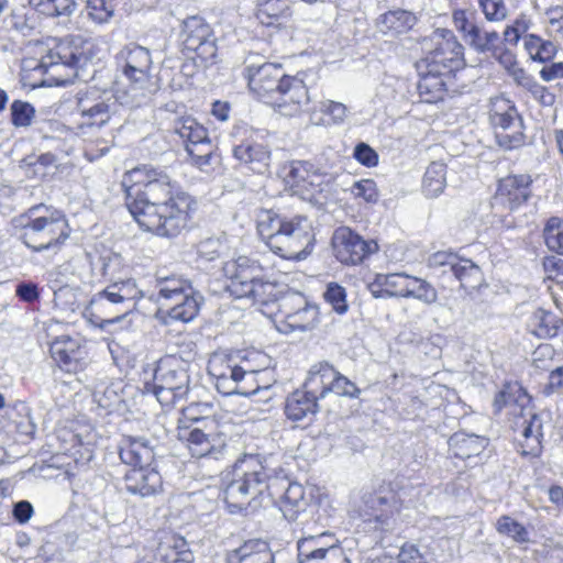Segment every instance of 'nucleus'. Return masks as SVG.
Wrapping results in <instances>:
<instances>
[{
    "mask_svg": "<svg viewBox=\"0 0 563 563\" xmlns=\"http://www.w3.org/2000/svg\"><path fill=\"white\" fill-rule=\"evenodd\" d=\"M122 185L128 208L145 231L172 238L187 227L195 201L176 189L164 170L151 165L135 167L124 175Z\"/></svg>",
    "mask_w": 563,
    "mask_h": 563,
    "instance_id": "f257e3e1",
    "label": "nucleus"
},
{
    "mask_svg": "<svg viewBox=\"0 0 563 563\" xmlns=\"http://www.w3.org/2000/svg\"><path fill=\"white\" fill-rule=\"evenodd\" d=\"M142 297L134 279L115 280L91 297L82 316L92 325L104 329L131 313Z\"/></svg>",
    "mask_w": 563,
    "mask_h": 563,
    "instance_id": "f03ea898",
    "label": "nucleus"
},
{
    "mask_svg": "<svg viewBox=\"0 0 563 563\" xmlns=\"http://www.w3.org/2000/svg\"><path fill=\"white\" fill-rule=\"evenodd\" d=\"M142 297L134 279L115 280L91 297L82 316L92 325L104 329L131 313Z\"/></svg>",
    "mask_w": 563,
    "mask_h": 563,
    "instance_id": "7ed1b4c3",
    "label": "nucleus"
},
{
    "mask_svg": "<svg viewBox=\"0 0 563 563\" xmlns=\"http://www.w3.org/2000/svg\"><path fill=\"white\" fill-rule=\"evenodd\" d=\"M497 410L508 406L514 416L512 429L518 437L523 455H538L541 451L542 421L533 411L531 398L518 384L507 385L495 397Z\"/></svg>",
    "mask_w": 563,
    "mask_h": 563,
    "instance_id": "20e7f679",
    "label": "nucleus"
},
{
    "mask_svg": "<svg viewBox=\"0 0 563 563\" xmlns=\"http://www.w3.org/2000/svg\"><path fill=\"white\" fill-rule=\"evenodd\" d=\"M117 64L130 85L128 91H117L119 103L130 107L140 104L142 99L155 90L150 51L136 44L126 45L118 54Z\"/></svg>",
    "mask_w": 563,
    "mask_h": 563,
    "instance_id": "39448f33",
    "label": "nucleus"
},
{
    "mask_svg": "<svg viewBox=\"0 0 563 563\" xmlns=\"http://www.w3.org/2000/svg\"><path fill=\"white\" fill-rule=\"evenodd\" d=\"M97 44L91 41H87L82 44V47H78L75 42L70 41H53V45L46 51L38 63L35 65L33 60L25 62L23 71H34L40 74H49L51 78L42 79L38 85H63L68 80L69 74H63V70L71 69L77 66H82L87 59L97 57L93 52Z\"/></svg>",
    "mask_w": 563,
    "mask_h": 563,
    "instance_id": "423d86ee",
    "label": "nucleus"
},
{
    "mask_svg": "<svg viewBox=\"0 0 563 563\" xmlns=\"http://www.w3.org/2000/svg\"><path fill=\"white\" fill-rule=\"evenodd\" d=\"M69 234L68 221L60 210L44 205L29 210V222L24 224L23 241L33 251L57 250Z\"/></svg>",
    "mask_w": 563,
    "mask_h": 563,
    "instance_id": "0eeeda50",
    "label": "nucleus"
},
{
    "mask_svg": "<svg viewBox=\"0 0 563 563\" xmlns=\"http://www.w3.org/2000/svg\"><path fill=\"white\" fill-rule=\"evenodd\" d=\"M156 288L161 309L172 319L188 322L197 316L200 296L190 282L176 275L157 276Z\"/></svg>",
    "mask_w": 563,
    "mask_h": 563,
    "instance_id": "6e6552de",
    "label": "nucleus"
},
{
    "mask_svg": "<svg viewBox=\"0 0 563 563\" xmlns=\"http://www.w3.org/2000/svg\"><path fill=\"white\" fill-rule=\"evenodd\" d=\"M156 288L161 309L172 319L188 322L197 316L200 296L190 282L176 275L157 276Z\"/></svg>",
    "mask_w": 563,
    "mask_h": 563,
    "instance_id": "1a4fd4ad",
    "label": "nucleus"
},
{
    "mask_svg": "<svg viewBox=\"0 0 563 563\" xmlns=\"http://www.w3.org/2000/svg\"><path fill=\"white\" fill-rule=\"evenodd\" d=\"M156 288L161 309L172 319L188 322L197 316L200 296L190 282L176 275L157 276Z\"/></svg>",
    "mask_w": 563,
    "mask_h": 563,
    "instance_id": "9d476101",
    "label": "nucleus"
},
{
    "mask_svg": "<svg viewBox=\"0 0 563 563\" xmlns=\"http://www.w3.org/2000/svg\"><path fill=\"white\" fill-rule=\"evenodd\" d=\"M156 288L161 309L172 319L188 322L197 316L200 296L190 282L176 275L157 276Z\"/></svg>",
    "mask_w": 563,
    "mask_h": 563,
    "instance_id": "9b49d317",
    "label": "nucleus"
},
{
    "mask_svg": "<svg viewBox=\"0 0 563 563\" xmlns=\"http://www.w3.org/2000/svg\"><path fill=\"white\" fill-rule=\"evenodd\" d=\"M189 390L187 363L176 355H166L157 363L153 393L162 406H174Z\"/></svg>",
    "mask_w": 563,
    "mask_h": 563,
    "instance_id": "f8f14e48",
    "label": "nucleus"
},
{
    "mask_svg": "<svg viewBox=\"0 0 563 563\" xmlns=\"http://www.w3.org/2000/svg\"><path fill=\"white\" fill-rule=\"evenodd\" d=\"M313 234L311 222L301 216L287 219L272 241L271 250L283 258L300 261L311 253Z\"/></svg>",
    "mask_w": 563,
    "mask_h": 563,
    "instance_id": "ddd939ff",
    "label": "nucleus"
},
{
    "mask_svg": "<svg viewBox=\"0 0 563 563\" xmlns=\"http://www.w3.org/2000/svg\"><path fill=\"white\" fill-rule=\"evenodd\" d=\"M318 307L299 294L282 298L276 314L269 322L282 333L307 331L318 322Z\"/></svg>",
    "mask_w": 563,
    "mask_h": 563,
    "instance_id": "4468645a",
    "label": "nucleus"
},
{
    "mask_svg": "<svg viewBox=\"0 0 563 563\" xmlns=\"http://www.w3.org/2000/svg\"><path fill=\"white\" fill-rule=\"evenodd\" d=\"M489 122L500 146L515 148L523 143L522 120L509 99L495 97L490 100Z\"/></svg>",
    "mask_w": 563,
    "mask_h": 563,
    "instance_id": "2eb2a0df",
    "label": "nucleus"
},
{
    "mask_svg": "<svg viewBox=\"0 0 563 563\" xmlns=\"http://www.w3.org/2000/svg\"><path fill=\"white\" fill-rule=\"evenodd\" d=\"M117 95L107 91L88 89L80 92L77 98L79 125L100 129L108 124L117 113Z\"/></svg>",
    "mask_w": 563,
    "mask_h": 563,
    "instance_id": "dca6fc26",
    "label": "nucleus"
},
{
    "mask_svg": "<svg viewBox=\"0 0 563 563\" xmlns=\"http://www.w3.org/2000/svg\"><path fill=\"white\" fill-rule=\"evenodd\" d=\"M434 48L420 62L433 70L453 74L463 65V46L452 31L438 29L432 34Z\"/></svg>",
    "mask_w": 563,
    "mask_h": 563,
    "instance_id": "f3484780",
    "label": "nucleus"
},
{
    "mask_svg": "<svg viewBox=\"0 0 563 563\" xmlns=\"http://www.w3.org/2000/svg\"><path fill=\"white\" fill-rule=\"evenodd\" d=\"M298 563H350L333 534L323 532L297 541Z\"/></svg>",
    "mask_w": 563,
    "mask_h": 563,
    "instance_id": "a211bd4d",
    "label": "nucleus"
},
{
    "mask_svg": "<svg viewBox=\"0 0 563 563\" xmlns=\"http://www.w3.org/2000/svg\"><path fill=\"white\" fill-rule=\"evenodd\" d=\"M202 426L178 427L177 438L195 457H203L224 444L216 420L201 421Z\"/></svg>",
    "mask_w": 563,
    "mask_h": 563,
    "instance_id": "6ab92c4d",
    "label": "nucleus"
},
{
    "mask_svg": "<svg viewBox=\"0 0 563 563\" xmlns=\"http://www.w3.org/2000/svg\"><path fill=\"white\" fill-rule=\"evenodd\" d=\"M332 247L339 262L357 265L378 251L375 241H366L347 227L338 228L332 236Z\"/></svg>",
    "mask_w": 563,
    "mask_h": 563,
    "instance_id": "aec40b11",
    "label": "nucleus"
},
{
    "mask_svg": "<svg viewBox=\"0 0 563 563\" xmlns=\"http://www.w3.org/2000/svg\"><path fill=\"white\" fill-rule=\"evenodd\" d=\"M249 490L251 484H254L253 489L256 496L252 498L249 505L253 508L267 507L274 504L272 494L269 492V481L273 476L278 475V467L273 455L262 456L260 454H249Z\"/></svg>",
    "mask_w": 563,
    "mask_h": 563,
    "instance_id": "412c9836",
    "label": "nucleus"
},
{
    "mask_svg": "<svg viewBox=\"0 0 563 563\" xmlns=\"http://www.w3.org/2000/svg\"><path fill=\"white\" fill-rule=\"evenodd\" d=\"M211 30L200 16H189L181 25V42L184 48L197 55L200 64H207L216 57L217 47L210 40Z\"/></svg>",
    "mask_w": 563,
    "mask_h": 563,
    "instance_id": "4be33fe9",
    "label": "nucleus"
},
{
    "mask_svg": "<svg viewBox=\"0 0 563 563\" xmlns=\"http://www.w3.org/2000/svg\"><path fill=\"white\" fill-rule=\"evenodd\" d=\"M251 361H255L258 365V369H250L249 373L254 374V380L256 383V388L253 390H249V398L251 400V405L249 406V411H269L272 408L271 401L274 397L273 393V375L272 371L268 369L271 364V357L262 353L255 349H249V363Z\"/></svg>",
    "mask_w": 563,
    "mask_h": 563,
    "instance_id": "5701e85b",
    "label": "nucleus"
},
{
    "mask_svg": "<svg viewBox=\"0 0 563 563\" xmlns=\"http://www.w3.org/2000/svg\"><path fill=\"white\" fill-rule=\"evenodd\" d=\"M208 372L216 379L219 393L225 396L240 394L238 387L244 379L245 371L233 364L231 358L222 353H214L208 362ZM241 395H244L241 393Z\"/></svg>",
    "mask_w": 563,
    "mask_h": 563,
    "instance_id": "b1692460",
    "label": "nucleus"
},
{
    "mask_svg": "<svg viewBox=\"0 0 563 563\" xmlns=\"http://www.w3.org/2000/svg\"><path fill=\"white\" fill-rule=\"evenodd\" d=\"M285 76L280 66L271 63L255 70L253 66L249 67V89L264 103L271 104Z\"/></svg>",
    "mask_w": 563,
    "mask_h": 563,
    "instance_id": "393cba45",
    "label": "nucleus"
},
{
    "mask_svg": "<svg viewBox=\"0 0 563 563\" xmlns=\"http://www.w3.org/2000/svg\"><path fill=\"white\" fill-rule=\"evenodd\" d=\"M308 100V89L303 80L296 76H285L271 106L280 114L292 117L300 112Z\"/></svg>",
    "mask_w": 563,
    "mask_h": 563,
    "instance_id": "a878e982",
    "label": "nucleus"
},
{
    "mask_svg": "<svg viewBox=\"0 0 563 563\" xmlns=\"http://www.w3.org/2000/svg\"><path fill=\"white\" fill-rule=\"evenodd\" d=\"M532 178L530 175H510L500 179L496 192V201L509 210H516L525 205L532 195Z\"/></svg>",
    "mask_w": 563,
    "mask_h": 563,
    "instance_id": "bb28decb",
    "label": "nucleus"
},
{
    "mask_svg": "<svg viewBox=\"0 0 563 563\" xmlns=\"http://www.w3.org/2000/svg\"><path fill=\"white\" fill-rule=\"evenodd\" d=\"M396 510L394 496L374 494L365 500L363 518L365 522L374 523V529L388 531L394 528Z\"/></svg>",
    "mask_w": 563,
    "mask_h": 563,
    "instance_id": "cd10ccee",
    "label": "nucleus"
},
{
    "mask_svg": "<svg viewBox=\"0 0 563 563\" xmlns=\"http://www.w3.org/2000/svg\"><path fill=\"white\" fill-rule=\"evenodd\" d=\"M249 299L252 300L251 307L253 309L251 316L253 319H258L260 316H263L271 320L276 314L280 302L276 297V285L255 277L251 280Z\"/></svg>",
    "mask_w": 563,
    "mask_h": 563,
    "instance_id": "c85d7f7f",
    "label": "nucleus"
},
{
    "mask_svg": "<svg viewBox=\"0 0 563 563\" xmlns=\"http://www.w3.org/2000/svg\"><path fill=\"white\" fill-rule=\"evenodd\" d=\"M124 485L132 495L151 497L162 492L163 479L154 467H133L125 474Z\"/></svg>",
    "mask_w": 563,
    "mask_h": 563,
    "instance_id": "c756f323",
    "label": "nucleus"
},
{
    "mask_svg": "<svg viewBox=\"0 0 563 563\" xmlns=\"http://www.w3.org/2000/svg\"><path fill=\"white\" fill-rule=\"evenodd\" d=\"M420 79L417 84L419 96L423 102L433 103L442 100L445 92L446 80L451 78L450 73L433 70L431 67L417 64Z\"/></svg>",
    "mask_w": 563,
    "mask_h": 563,
    "instance_id": "7c9ffc66",
    "label": "nucleus"
},
{
    "mask_svg": "<svg viewBox=\"0 0 563 563\" xmlns=\"http://www.w3.org/2000/svg\"><path fill=\"white\" fill-rule=\"evenodd\" d=\"M285 181L295 192L309 191L310 188L321 185L322 175L313 164L296 161L290 163Z\"/></svg>",
    "mask_w": 563,
    "mask_h": 563,
    "instance_id": "2f4dec72",
    "label": "nucleus"
},
{
    "mask_svg": "<svg viewBox=\"0 0 563 563\" xmlns=\"http://www.w3.org/2000/svg\"><path fill=\"white\" fill-rule=\"evenodd\" d=\"M120 457L123 463L133 467H146L154 460V451L145 439L125 437L121 442Z\"/></svg>",
    "mask_w": 563,
    "mask_h": 563,
    "instance_id": "473e14b6",
    "label": "nucleus"
},
{
    "mask_svg": "<svg viewBox=\"0 0 563 563\" xmlns=\"http://www.w3.org/2000/svg\"><path fill=\"white\" fill-rule=\"evenodd\" d=\"M335 368L328 362L313 364L307 375L303 389L318 399L324 398L331 390Z\"/></svg>",
    "mask_w": 563,
    "mask_h": 563,
    "instance_id": "72a5a7b5",
    "label": "nucleus"
},
{
    "mask_svg": "<svg viewBox=\"0 0 563 563\" xmlns=\"http://www.w3.org/2000/svg\"><path fill=\"white\" fill-rule=\"evenodd\" d=\"M407 275L406 273L376 274L367 288L375 298H404Z\"/></svg>",
    "mask_w": 563,
    "mask_h": 563,
    "instance_id": "f704fd0d",
    "label": "nucleus"
},
{
    "mask_svg": "<svg viewBox=\"0 0 563 563\" xmlns=\"http://www.w3.org/2000/svg\"><path fill=\"white\" fill-rule=\"evenodd\" d=\"M184 548V541H177L173 536L165 534L154 550L152 561L150 563H192L194 555Z\"/></svg>",
    "mask_w": 563,
    "mask_h": 563,
    "instance_id": "c9c22d12",
    "label": "nucleus"
},
{
    "mask_svg": "<svg viewBox=\"0 0 563 563\" xmlns=\"http://www.w3.org/2000/svg\"><path fill=\"white\" fill-rule=\"evenodd\" d=\"M527 327L539 339H551L563 331V319L551 311L539 308L529 317Z\"/></svg>",
    "mask_w": 563,
    "mask_h": 563,
    "instance_id": "e433bc0d",
    "label": "nucleus"
},
{
    "mask_svg": "<svg viewBox=\"0 0 563 563\" xmlns=\"http://www.w3.org/2000/svg\"><path fill=\"white\" fill-rule=\"evenodd\" d=\"M318 400L303 388L297 389L287 397L285 413L290 420H303L318 411Z\"/></svg>",
    "mask_w": 563,
    "mask_h": 563,
    "instance_id": "4c0bfd02",
    "label": "nucleus"
},
{
    "mask_svg": "<svg viewBox=\"0 0 563 563\" xmlns=\"http://www.w3.org/2000/svg\"><path fill=\"white\" fill-rule=\"evenodd\" d=\"M487 440L476 434L456 432L449 439V448L455 457L465 460L479 455L486 448Z\"/></svg>",
    "mask_w": 563,
    "mask_h": 563,
    "instance_id": "58836bf2",
    "label": "nucleus"
},
{
    "mask_svg": "<svg viewBox=\"0 0 563 563\" xmlns=\"http://www.w3.org/2000/svg\"><path fill=\"white\" fill-rule=\"evenodd\" d=\"M291 15L289 0H261L255 16L263 25L280 24Z\"/></svg>",
    "mask_w": 563,
    "mask_h": 563,
    "instance_id": "ea45409f",
    "label": "nucleus"
},
{
    "mask_svg": "<svg viewBox=\"0 0 563 563\" xmlns=\"http://www.w3.org/2000/svg\"><path fill=\"white\" fill-rule=\"evenodd\" d=\"M416 16L406 10H390L378 22L379 31L386 35L397 36L408 32L416 24Z\"/></svg>",
    "mask_w": 563,
    "mask_h": 563,
    "instance_id": "a19ab883",
    "label": "nucleus"
},
{
    "mask_svg": "<svg viewBox=\"0 0 563 563\" xmlns=\"http://www.w3.org/2000/svg\"><path fill=\"white\" fill-rule=\"evenodd\" d=\"M51 355L60 366H71L80 358V343L69 335L57 336L51 343Z\"/></svg>",
    "mask_w": 563,
    "mask_h": 563,
    "instance_id": "79ce46f5",
    "label": "nucleus"
},
{
    "mask_svg": "<svg viewBox=\"0 0 563 563\" xmlns=\"http://www.w3.org/2000/svg\"><path fill=\"white\" fill-rule=\"evenodd\" d=\"M451 273L465 289H476L484 282L481 267L468 258L457 256Z\"/></svg>",
    "mask_w": 563,
    "mask_h": 563,
    "instance_id": "37998d69",
    "label": "nucleus"
},
{
    "mask_svg": "<svg viewBox=\"0 0 563 563\" xmlns=\"http://www.w3.org/2000/svg\"><path fill=\"white\" fill-rule=\"evenodd\" d=\"M176 133L184 140H187L189 147H201L210 144L208 132L196 119L191 117L181 118L175 126Z\"/></svg>",
    "mask_w": 563,
    "mask_h": 563,
    "instance_id": "c03bdc74",
    "label": "nucleus"
},
{
    "mask_svg": "<svg viewBox=\"0 0 563 563\" xmlns=\"http://www.w3.org/2000/svg\"><path fill=\"white\" fill-rule=\"evenodd\" d=\"M305 489L298 483H289L279 501V509L288 520H295L305 508Z\"/></svg>",
    "mask_w": 563,
    "mask_h": 563,
    "instance_id": "a18cd8bd",
    "label": "nucleus"
},
{
    "mask_svg": "<svg viewBox=\"0 0 563 563\" xmlns=\"http://www.w3.org/2000/svg\"><path fill=\"white\" fill-rule=\"evenodd\" d=\"M404 298H413L427 306H431L438 301V291L428 280L407 275Z\"/></svg>",
    "mask_w": 563,
    "mask_h": 563,
    "instance_id": "49530a36",
    "label": "nucleus"
},
{
    "mask_svg": "<svg viewBox=\"0 0 563 563\" xmlns=\"http://www.w3.org/2000/svg\"><path fill=\"white\" fill-rule=\"evenodd\" d=\"M287 219H282L272 210H261L256 217V229L260 238L271 249L273 239L279 234Z\"/></svg>",
    "mask_w": 563,
    "mask_h": 563,
    "instance_id": "de8ad7c7",
    "label": "nucleus"
},
{
    "mask_svg": "<svg viewBox=\"0 0 563 563\" xmlns=\"http://www.w3.org/2000/svg\"><path fill=\"white\" fill-rule=\"evenodd\" d=\"M446 166L440 162L431 163L423 177V192L427 197L435 198L444 189L446 184Z\"/></svg>",
    "mask_w": 563,
    "mask_h": 563,
    "instance_id": "09e8293b",
    "label": "nucleus"
},
{
    "mask_svg": "<svg viewBox=\"0 0 563 563\" xmlns=\"http://www.w3.org/2000/svg\"><path fill=\"white\" fill-rule=\"evenodd\" d=\"M523 46L530 58L540 63L551 60L556 54V46L553 42L534 34H528L523 37Z\"/></svg>",
    "mask_w": 563,
    "mask_h": 563,
    "instance_id": "8fccbe9b",
    "label": "nucleus"
},
{
    "mask_svg": "<svg viewBox=\"0 0 563 563\" xmlns=\"http://www.w3.org/2000/svg\"><path fill=\"white\" fill-rule=\"evenodd\" d=\"M496 530L499 534L510 538L517 543H529L530 533L528 529L510 516H501L496 522Z\"/></svg>",
    "mask_w": 563,
    "mask_h": 563,
    "instance_id": "3c124183",
    "label": "nucleus"
},
{
    "mask_svg": "<svg viewBox=\"0 0 563 563\" xmlns=\"http://www.w3.org/2000/svg\"><path fill=\"white\" fill-rule=\"evenodd\" d=\"M246 495L245 473L242 472L239 479H232L224 490V501L230 512L240 511L244 505Z\"/></svg>",
    "mask_w": 563,
    "mask_h": 563,
    "instance_id": "603ef678",
    "label": "nucleus"
},
{
    "mask_svg": "<svg viewBox=\"0 0 563 563\" xmlns=\"http://www.w3.org/2000/svg\"><path fill=\"white\" fill-rule=\"evenodd\" d=\"M29 3L47 16L70 15L76 9L75 0H29Z\"/></svg>",
    "mask_w": 563,
    "mask_h": 563,
    "instance_id": "864d4df0",
    "label": "nucleus"
},
{
    "mask_svg": "<svg viewBox=\"0 0 563 563\" xmlns=\"http://www.w3.org/2000/svg\"><path fill=\"white\" fill-rule=\"evenodd\" d=\"M543 236L550 251L563 255V219L550 218L544 225Z\"/></svg>",
    "mask_w": 563,
    "mask_h": 563,
    "instance_id": "5fc2aeb1",
    "label": "nucleus"
},
{
    "mask_svg": "<svg viewBox=\"0 0 563 563\" xmlns=\"http://www.w3.org/2000/svg\"><path fill=\"white\" fill-rule=\"evenodd\" d=\"M499 34L496 31H485L479 25L466 37L465 42L477 53L494 52Z\"/></svg>",
    "mask_w": 563,
    "mask_h": 563,
    "instance_id": "6e6d98bb",
    "label": "nucleus"
},
{
    "mask_svg": "<svg viewBox=\"0 0 563 563\" xmlns=\"http://www.w3.org/2000/svg\"><path fill=\"white\" fill-rule=\"evenodd\" d=\"M211 407L208 404H191L181 410L178 427L202 426L201 421L213 420L209 417Z\"/></svg>",
    "mask_w": 563,
    "mask_h": 563,
    "instance_id": "4d7b16f0",
    "label": "nucleus"
},
{
    "mask_svg": "<svg viewBox=\"0 0 563 563\" xmlns=\"http://www.w3.org/2000/svg\"><path fill=\"white\" fill-rule=\"evenodd\" d=\"M115 0H87L86 9L89 18L102 24L110 21L114 14Z\"/></svg>",
    "mask_w": 563,
    "mask_h": 563,
    "instance_id": "13d9d810",
    "label": "nucleus"
},
{
    "mask_svg": "<svg viewBox=\"0 0 563 563\" xmlns=\"http://www.w3.org/2000/svg\"><path fill=\"white\" fill-rule=\"evenodd\" d=\"M249 563H275L274 554L266 541L249 540Z\"/></svg>",
    "mask_w": 563,
    "mask_h": 563,
    "instance_id": "bf43d9fd",
    "label": "nucleus"
},
{
    "mask_svg": "<svg viewBox=\"0 0 563 563\" xmlns=\"http://www.w3.org/2000/svg\"><path fill=\"white\" fill-rule=\"evenodd\" d=\"M478 5L489 22L504 21L508 15L504 0H478Z\"/></svg>",
    "mask_w": 563,
    "mask_h": 563,
    "instance_id": "052dcab7",
    "label": "nucleus"
},
{
    "mask_svg": "<svg viewBox=\"0 0 563 563\" xmlns=\"http://www.w3.org/2000/svg\"><path fill=\"white\" fill-rule=\"evenodd\" d=\"M324 299L340 314L347 310L345 289L336 283H330L324 292Z\"/></svg>",
    "mask_w": 563,
    "mask_h": 563,
    "instance_id": "680f3d73",
    "label": "nucleus"
},
{
    "mask_svg": "<svg viewBox=\"0 0 563 563\" xmlns=\"http://www.w3.org/2000/svg\"><path fill=\"white\" fill-rule=\"evenodd\" d=\"M350 192L354 198H361L368 203H374L378 200L377 186L372 179H361L355 181L351 186Z\"/></svg>",
    "mask_w": 563,
    "mask_h": 563,
    "instance_id": "e2e57ef3",
    "label": "nucleus"
},
{
    "mask_svg": "<svg viewBox=\"0 0 563 563\" xmlns=\"http://www.w3.org/2000/svg\"><path fill=\"white\" fill-rule=\"evenodd\" d=\"M453 24L462 33L464 41L478 26L475 13L465 10H455L453 12Z\"/></svg>",
    "mask_w": 563,
    "mask_h": 563,
    "instance_id": "0e129e2a",
    "label": "nucleus"
},
{
    "mask_svg": "<svg viewBox=\"0 0 563 563\" xmlns=\"http://www.w3.org/2000/svg\"><path fill=\"white\" fill-rule=\"evenodd\" d=\"M34 113V108L27 102L15 100L11 106L12 122L15 126H29Z\"/></svg>",
    "mask_w": 563,
    "mask_h": 563,
    "instance_id": "69168bd1",
    "label": "nucleus"
},
{
    "mask_svg": "<svg viewBox=\"0 0 563 563\" xmlns=\"http://www.w3.org/2000/svg\"><path fill=\"white\" fill-rule=\"evenodd\" d=\"M331 391L339 396H345L350 398H355L360 394V389L356 387V385L347 377L339 373L336 369L334 372L333 383L331 384L330 393Z\"/></svg>",
    "mask_w": 563,
    "mask_h": 563,
    "instance_id": "338daca9",
    "label": "nucleus"
},
{
    "mask_svg": "<svg viewBox=\"0 0 563 563\" xmlns=\"http://www.w3.org/2000/svg\"><path fill=\"white\" fill-rule=\"evenodd\" d=\"M319 109L322 113L330 117L327 123L340 124L347 117V108L341 102L324 100L320 102Z\"/></svg>",
    "mask_w": 563,
    "mask_h": 563,
    "instance_id": "774afa93",
    "label": "nucleus"
}]
</instances>
